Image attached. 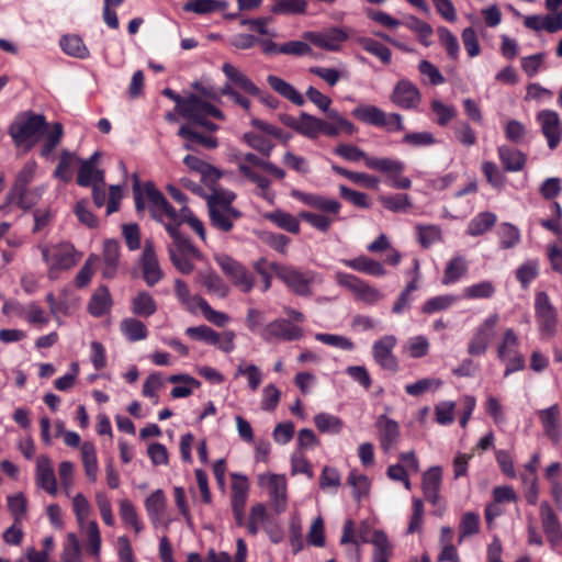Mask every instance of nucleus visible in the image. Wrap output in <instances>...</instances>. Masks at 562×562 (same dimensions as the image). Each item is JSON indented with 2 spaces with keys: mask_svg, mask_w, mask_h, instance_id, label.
<instances>
[{
  "mask_svg": "<svg viewBox=\"0 0 562 562\" xmlns=\"http://www.w3.org/2000/svg\"><path fill=\"white\" fill-rule=\"evenodd\" d=\"M291 195L305 205L319 211V213L304 211L299 215L303 221L321 233H327L333 223L340 218L341 203L336 199L303 192L296 189L291 191Z\"/></svg>",
  "mask_w": 562,
  "mask_h": 562,
  "instance_id": "f257e3e1",
  "label": "nucleus"
},
{
  "mask_svg": "<svg viewBox=\"0 0 562 562\" xmlns=\"http://www.w3.org/2000/svg\"><path fill=\"white\" fill-rule=\"evenodd\" d=\"M135 207L138 212L145 210L144 198L147 199L151 216L164 225H175L179 231V226L183 222L182 209L176 211L162 193L150 182L142 188L137 182L133 187Z\"/></svg>",
  "mask_w": 562,
  "mask_h": 562,
  "instance_id": "f03ea898",
  "label": "nucleus"
},
{
  "mask_svg": "<svg viewBox=\"0 0 562 562\" xmlns=\"http://www.w3.org/2000/svg\"><path fill=\"white\" fill-rule=\"evenodd\" d=\"M41 254L47 266V277L56 280L63 271L75 267L81 258V254L76 250L70 243H57L50 246H42Z\"/></svg>",
  "mask_w": 562,
  "mask_h": 562,
  "instance_id": "7ed1b4c3",
  "label": "nucleus"
},
{
  "mask_svg": "<svg viewBox=\"0 0 562 562\" xmlns=\"http://www.w3.org/2000/svg\"><path fill=\"white\" fill-rule=\"evenodd\" d=\"M47 123L43 115L32 112L20 114L11 124L9 134L16 146L32 148L41 138Z\"/></svg>",
  "mask_w": 562,
  "mask_h": 562,
  "instance_id": "20e7f679",
  "label": "nucleus"
},
{
  "mask_svg": "<svg viewBox=\"0 0 562 562\" xmlns=\"http://www.w3.org/2000/svg\"><path fill=\"white\" fill-rule=\"evenodd\" d=\"M172 241L168 245L170 260L179 272L189 274L193 271L192 259L200 258V251L184 237L175 225H166Z\"/></svg>",
  "mask_w": 562,
  "mask_h": 562,
  "instance_id": "39448f33",
  "label": "nucleus"
},
{
  "mask_svg": "<svg viewBox=\"0 0 562 562\" xmlns=\"http://www.w3.org/2000/svg\"><path fill=\"white\" fill-rule=\"evenodd\" d=\"M181 116L193 122L196 125H201L207 131L214 132L218 126L207 120L209 116H213L218 120H224L223 112L212 105L211 103L202 100L201 98L191 94L186 98V102L181 105L179 112Z\"/></svg>",
  "mask_w": 562,
  "mask_h": 562,
  "instance_id": "423d86ee",
  "label": "nucleus"
},
{
  "mask_svg": "<svg viewBox=\"0 0 562 562\" xmlns=\"http://www.w3.org/2000/svg\"><path fill=\"white\" fill-rule=\"evenodd\" d=\"M257 483L267 493L270 504L277 513H282L286 509L288 482L284 474L261 473L257 476Z\"/></svg>",
  "mask_w": 562,
  "mask_h": 562,
  "instance_id": "0eeeda50",
  "label": "nucleus"
},
{
  "mask_svg": "<svg viewBox=\"0 0 562 562\" xmlns=\"http://www.w3.org/2000/svg\"><path fill=\"white\" fill-rule=\"evenodd\" d=\"M535 317L539 331L544 338L550 339L555 336L558 311L543 291H539L535 295Z\"/></svg>",
  "mask_w": 562,
  "mask_h": 562,
  "instance_id": "6e6552de",
  "label": "nucleus"
},
{
  "mask_svg": "<svg viewBox=\"0 0 562 562\" xmlns=\"http://www.w3.org/2000/svg\"><path fill=\"white\" fill-rule=\"evenodd\" d=\"M367 168L385 173L387 182L392 188L409 189L412 187L411 179L402 175L405 165L398 159L387 157L369 159L367 161Z\"/></svg>",
  "mask_w": 562,
  "mask_h": 562,
  "instance_id": "1a4fd4ad",
  "label": "nucleus"
},
{
  "mask_svg": "<svg viewBox=\"0 0 562 562\" xmlns=\"http://www.w3.org/2000/svg\"><path fill=\"white\" fill-rule=\"evenodd\" d=\"M499 322L498 314L486 317L473 331L468 344V352L471 356L485 353L496 335V327Z\"/></svg>",
  "mask_w": 562,
  "mask_h": 562,
  "instance_id": "9d476101",
  "label": "nucleus"
},
{
  "mask_svg": "<svg viewBox=\"0 0 562 562\" xmlns=\"http://www.w3.org/2000/svg\"><path fill=\"white\" fill-rule=\"evenodd\" d=\"M259 334L267 342L292 341L301 339L304 336V330L284 318H278L267 324Z\"/></svg>",
  "mask_w": 562,
  "mask_h": 562,
  "instance_id": "9b49d317",
  "label": "nucleus"
},
{
  "mask_svg": "<svg viewBox=\"0 0 562 562\" xmlns=\"http://www.w3.org/2000/svg\"><path fill=\"white\" fill-rule=\"evenodd\" d=\"M215 260L222 271L240 291L249 292L252 289L254 278L244 266L225 255L216 256Z\"/></svg>",
  "mask_w": 562,
  "mask_h": 562,
  "instance_id": "f8f14e48",
  "label": "nucleus"
},
{
  "mask_svg": "<svg viewBox=\"0 0 562 562\" xmlns=\"http://www.w3.org/2000/svg\"><path fill=\"white\" fill-rule=\"evenodd\" d=\"M303 38L318 48L337 52L341 44L349 38V34L345 29L331 27L324 32H305Z\"/></svg>",
  "mask_w": 562,
  "mask_h": 562,
  "instance_id": "ddd939ff",
  "label": "nucleus"
},
{
  "mask_svg": "<svg viewBox=\"0 0 562 562\" xmlns=\"http://www.w3.org/2000/svg\"><path fill=\"white\" fill-rule=\"evenodd\" d=\"M397 339L393 335H385L372 345L374 361L385 370L395 372L398 369V361L393 353Z\"/></svg>",
  "mask_w": 562,
  "mask_h": 562,
  "instance_id": "4468645a",
  "label": "nucleus"
},
{
  "mask_svg": "<svg viewBox=\"0 0 562 562\" xmlns=\"http://www.w3.org/2000/svg\"><path fill=\"white\" fill-rule=\"evenodd\" d=\"M391 101L401 109H416L422 101V93L416 85L407 79H401L395 85Z\"/></svg>",
  "mask_w": 562,
  "mask_h": 562,
  "instance_id": "2eb2a0df",
  "label": "nucleus"
},
{
  "mask_svg": "<svg viewBox=\"0 0 562 562\" xmlns=\"http://www.w3.org/2000/svg\"><path fill=\"white\" fill-rule=\"evenodd\" d=\"M35 484L50 496H56L58 493L57 479L52 460L45 454H41L36 459Z\"/></svg>",
  "mask_w": 562,
  "mask_h": 562,
  "instance_id": "dca6fc26",
  "label": "nucleus"
},
{
  "mask_svg": "<svg viewBox=\"0 0 562 562\" xmlns=\"http://www.w3.org/2000/svg\"><path fill=\"white\" fill-rule=\"evenodd\" d=\"M537 121L549 148L554 149L562 138V123L559 114L552 110H542L538 113Z\"/></svg>",
  "mask_w": 562,
  "mask_h": 562,
  "instance_id": "f3484780",
  "label": "nucleus"
},
{
  "mask_svg": "<svg viewBox=\"0 0 562 562\" xmlns=\"http://www.w3.org/2000/svg\"><path fill=\"white\" fill-rule=\"evenodd\" d=\"M100 156L101 154L95 151L88 159L79 160L80 168L77 178L79 186L93 187L94 184H104V172L97 167Z\"/></svg>",
  "mask_w": 562,
  "mask_h": 562,
  "instance_id": "a211bd4d",
  "label": "nucleus"
},
{
  "mask_svg": "<svg viewBox=\"0 0 562 562\" xmlns=\"http://www.w3.org/2000/svg\"><path fill=\"white\" fill-rule=\"evenodd\" d=\"M249 483L246 476L233 474L232 508L238 525L244 521V509L248 495Z\"/></svg>",
  "mask_w": 562,
  "mask_h": 562,
  "instance_id": "6ab92c4d",
  "label": "nucleus"
},
{
  "mask_svg": "<svg viewBox=\"0 0 562 562\" xmlns=\"http://www.w3.org/2000/svg\"><path fill=\"white\" fill-rule=\"evenodd\" d=\"M143 277L147 285L154 286L164 277L160 269L154 246L150 241H146L142 255Z\"/></svg>",
  "mask_w": 562,
  "mask_h": 562,
  "instance_id": "aec40b11",
  "label": "nucleus"
},
{
  "mask_svg": "<svg viewBox=\"0 0 562 562\" xmlns=\"http://www.w3.org/2000/svg\"><path fill=\"white\" fill-rule=\"evenodd\" d=\"M46 184L25 188L20 191H9L5 198V204H16L20 209L30 210L36 205L46 191Z\"/></svg>",
  "mask_w": 562,
  "mask_h": 562,
  "instance_id": "412c9836",
  "label": "nucleus"
},
{
  "mask_svg": "<svg viewBox=\"0 0 562 562\" xmlns=\"http://www.w3.org/2000/svg\"><path fill=\"white\" fill-rule=\"evenodd\" d=\"M274 274L291 290L300 295L310 293V281L296 269L288 266H274Z\"/></svg>",
  "mask_w": 562,
  "mask_h": 562,
  "instance_id": "4be33fe9",
  "label": "nucleus"
},
{
  "mask_svg": "<svg viewBox=\"0 0 562 562\" xmlns=\"http://www.w3.org/2000/svg\"><path fill=\"white\" fill-rule=\"evenodd\" d=\"M375 427L378 429L381 448L385 452H389L395 446L400 437V426L397 422L385 415H381L375 422Z\"/></svg>",
  "mask_w": 562,
  "mask_h": 562,
  "instance_id": "5701e85b",
  "label": "nucleus"
},
{
  "mask_svg": "<svg viewBox=\"0 0 562 562\" xmlns=\"http://www.w3.org/2000/svg\"><path fill=\"white\" fill-rule=\"evenodd\" d=\"M340 262L352 270L373 277H384L387 273L380 261L364 255L352 259H341Z\"/></svg>",
  "mask_w": 562,
  "mask_h": 562,
  "instance_id": "b1692460",
  "label": "nucleus"
},
{
  "mask_svg": "<svg viewBox=\"0 0 562 562\" xmlns=\"http://www.w3.org/2000/svg\"><path fill=\"white\" fill-rule=\"evenodd\" d=\"M112 305V295L109 289L102 285L91 295L87 308L93 317H101L110 313Z\"/></svg>",
  "mask_w": 562,
  "mask_h": 562,
  "instance_id": "393cba45",
  "label": "nucleus"
},
{
  "mask_svg": "<svg viewBox=\"0 0 562 562\" xmlns=\"http://www.w3.org/2000/svg\"><path fill=\"white\" fill-rule=\"evenodd\" d=\"M211 224L223 232H229L234 222L240 217V212L236 209H224L223 206L209 207Z\"/></svg>",
  "mask_w": 562,
  "mask_h": 562,
  "instance_id": "a878e982",
  "label": "nucleus"
},
{
  "mask_svg": "<svg viewBox=\"0 0 562 562\" xmlns=\"http://www.w3.org/2000/svg\"><path fill=\"white\" fill-rule=\"evenodd\" d=\"M267 82L274 92L289 100L293 104L302 106L305 103L304 97L284 79L274 75H269L267 77Z\"/></svg>",
  "mask_w": 562,
  "mask_h": 562,
  "instance_id": "bb28decb",
  "label": "nucleus"
},
{
  "mask_svg": "<svg viewBox=\"0 0 562 562\" xmlns=\"http://www.w3.org/2000/svg\"><path fill=\"white\" fill-rule=\"evenodd\" d=\"M498 158L506 171L518 172L524 169L527 156L519 149L503 145L497 148Z\"/></svg>",
  "mask_w": 562,
  "mask_h": 562,
  "instance_id": "cd10ccee",
  "label": "nucleus"
},
{
  "mask_svg": "<svg viewBox=\"0 0 562 562\" xmlns=\"http://www.w3.org/2000/svg\"><path fill=\"white\" fill-rule=\"evenodd\" d=\"M559 417L560 407L557 404L539 412V418L546 435L557 442L561 438V425Z\"/></svg>",
  "mask_w": 562,
  "mask_h": 562,
  "instance_id": "c85d7f7f",
  "label": "nucleus"
},
{
  "mask_svg": "<svg viewBox=\"0 0 562 562\" xmlns=\"http://www.w3.org/2000/svg\"><path fill=\"white\" fill-rule=\"evenodd\" d=\"M120 259V245L114 239H108L103 245V266L101 273L111 279L116 274Z\"/></svg>",
  "mask_w": 562,
  "mask_h": 562,
  "instance_id": "c756f323",
  "label": "nucleus"
},
{
  "mask_svg": "<svg viewBox=\"0 0 562 562\" xmlns=\"http://www.w3.org/2000/svg\"><path fill=\"white\" fill-rule=\"evenodd\" d=\"M222 70L228 81L250 95H259L260 89L243 71L232 64L225 63Z\"/></svg>",
  "mask_w": 562,
  "mask_h": 562,
  "instance_id": "7c9ffc66",
  "label": "nucleus"
},
{
  "mask_svg": "<svg viewBox=\"0 0 562 562\" xmlns=\"http://www.w3.org/2000/svg\"><path fill=\"white\" fill-rule=\"evenodd\" d=\"M373 547L372 562H389L393 555L394 546L383 530H375L370 539Z\"/></svg>",
  "mask_w": 562,
  "mask_h": 562,
  "instance_id": "2f4dec72",
  "label": "nucleus"
},
{
  "mask_svg": "<svg viewBox=\"0 0 562 562\" xmlns=\"http://www.w3.org/2000/svg\"><path fill=\"white\" fill-rule=\"evenodd\" d=\"M441 479L442 469L440 467H432L428 469L423 475V490L425 497L432 504L438 502Z\"/></svg>",
  "mask_w": 562,
  "mask_h": 562,
  "instance_id": "473e14b6",
  "label": "nucleus"
},
{
  "mask_svg": "<svg viewBox=\"0 0 562 562\" xmlns=\"http://www.w3.org/2000/svg\"><path fill=\"white\" fill-rule=\"evenodd\" d=\"M195 279L196 282L204 286L209 293L221 299L226 297L229 292L228 285L214 271H200Z\"/></svg>",
  "mask_w": 562,
  "mask_h": 562,
  "instance_id": "72a5a7b5",
  "label": "nucleus"
},
{
  "mask_svg": "<svg viewBox=\"0 0 562 562\" xmlns=\"http://www.w3.org/2000/svg\"><path fill=\"white\" fill-rule=\"evenodd\" d=\"M80 454L88 481L95 483L98 480L99 465L94 445L90 441H85L80 446Z\"/></svg>",
  "mask_w": 562,
  "mask_h": 562,
  "instance_id": "f704fd0d",
  "label": "nucleus"
},
{
  "mask_svg": "<svg viewBox=\"0 0 562 562\" xmlns=\"http://www.w3.org/2000/svg\"><path fill=\"white\" fill-rule=\"evenodd\" d=\"M183 162L190 170L201 175L204 182H214L221 178V172L217 168L196 156L188 155L183 158Z\"/></svg>",
  "mask_w": 562,
  "mask_h": 562,
  "instance_id": "c9c22d12",
  "label": "nucleus"
},
{
  "mask_svg": "<svg viewBox=\"0 0 562 562\" xmlns=\"http://www.w3.org/2000/svg\"><path fill=\"white\" fill-rule=\"evenodd\" d=\"M168 381L173 384L181 383L171 389L170 395L173 398H186L190 396L195 389L201 386V383L189 374H173L170 375Z\"/></svg>",
  "mask_w": 562,
  "mask_h": 562,
  "instance_id": "e433bc0d",
  "label": "nucleus"
},
{
  "mask_svg": "<svg viewBox=\"0 0 562 562\" xmlns=\"http://www.w3.org/2000/svg\"><path fill=\"white\" fill-rule=\"evenodd\" d=\"M540 517L543 531L550 541H555L561 536V528L558 518L548 502L540 504Z\"/></svg>",
  "mask_w": 562,
  "mask_h": 562,
  "instance_id": "4c0bfd02",
  "label": "nucleus"
},
{
  "mask_svg": "<svg viewBox=\"0 0 562 562\" xmlns=\"http://www.w3.org/2000/svg\"><path fill=\"white\" fill-rule=\"evenodd\" d=\"M240 175L257 186V194L259 196L270 203L273 202L274 193L271 191V181L267 177L260 175L255 169H247L246 167H240Z\"/></svg>",
  "mask_w": 562,
  "mask_h": 562,
  "instance_id": "58836bf2",
  "label": "nucleus"
},
{
  "mask_svg": "<svg viewBox=\"0 0 562 562\" xmlns=\"http://www.w3.org/2000/svg\"><path fill=\"white\" fill-rule=\"evenodd\" d=\"M234 376H245L247 380V385L252 392L257 391L263 381V372L261 369L258 366L245 360H241L238 363Z\"/></svg>",
  "mask_w": 562,
  "mask_h": 562,
  "instance_id": "ea45409f",
  "label": "nucleus"
},
{
  "mask_svg": "<svg viewBox=\"0 0 562 562\" xmlns=\"http://www.w3.org/2000/svg\"><path fill=\"white\" fill-rule=\"evenodd\" d=\"M147 515L154 526H157L166 510V497L161 490L153 492L145 501Z\"/></svg>",
  "mask_w": 562,
  "mask_h": 562,
  "instance_id": "a19ab883",
  "label": "nucleus"
},
{
  "mask_svg": "<svg viewBox=\"0 0 562 562\" xmlns=\"http://www.w3.org/2000/svg\"><path fill=\"white\" fill-rule=\"evenodd\" d=\"M120 330L131 342L145 340L148 336L146 325L137 318L127 317L121 321Z\"/></svg>",
  "mask_w": 562,
  "mask_h": 562,
  "instance_id": "79ce46f5",
  "label": "nucleus"
},
{
  "mask_svg": "<svg viewBox=\"0 0 562 562\" xmlns=\"http://www.w3.org/2000/svg\"><path fill=\"white\" fill-rule=\"evenodd\" d=\"M178 135L188 142L184 144V148L188 150L193 148L191 143H198L209 149H213L218 146V142L215 137L205 136L195 132L190 124L182 125L178 131Z\"/></svg>",
  "mask_w": 562,
  "mask_h": 562,
  "instance_id": "37998d69",
  "label": "nucleus"
},
{
  "mask_svg": "<svg viewBox=\"0 0 562 562\" xmlns=\"http://www.w3.org/2000/svg\"><path fill=\"white\" fill-rule=\"evenodd\" d=\"M498 246L503 250L515 248L521 239L520 231L512 223H501L497 227Z\"/></svg>",
  "mask_w": 562,
  "mask_h": 562,
  "instance_id": "c03bdc74",
  "label": "nucleus"
},
{
  "mask_svg": "<svg viewBox=\"0 0 562 562\" xmlns=\"http://www.w3.org/2000/svg\"><path fill=\"white\" fill-rule=\"evenodd\" d=\"M384 113L385 112L380 108L371 104H359L351 112V114L360 122L379 127L381 124L385 123Z\"/></svg>",
  "mask_w": 562,
  "mask_h": 562,
  "instance_id": "a18cd8bd",
  "label": "nucleus"
},
{
  "mask_svg": "<svg viewBox=\"0 0 562 562\" xmlns=\"http://www.w3.org/2000/svg\"><path fill=\"white\" fill-rule=\"evenodd\" d=\"M468 270L469 265L464 257H453L447 263L442 278V283L448 285L457 282L468 273Z\"/></svg>",
  "mask_w": 562,
  "mask_h": 562,
  "instance_id": "49530a36",
  "label": "nucleus"
},
{
  "mask_svg": "<svg viewBox=\"0 0 562 562\" xmlns=\"http://www.w3.org/2000/svg\"><path fill=\"white\" fill-rule=\"evenodd\" d=\"M131 311L137 316L149 317L156 313L157 305L149 293L142 291L132 299Z\"/></svg>",
  "mask_w": 562,
  "mask_h": 562,
  "instance_id": "de8ad7c7",
  "label": "nucleus"
},
{
  "mask_svg": "<svg viewBox=\"0 0 562 562\" xmlns=\"http://www.w3.org/2000/svg\"><path fill=\"white\" fill-rule=\"evenodd\" d=\"M496 220L497 217L494 213L481 212L469 222L467 234L470 236L483 235L495 225Z\"/></svg>",
  "mask_w": 562,
  "mask_h": 562,
  "instance_id": "09e8293b",
  "label": "nucleus"
},
{
  "mask_svg": "<svg viewBox=\"0 0 562 562\" xmlns=\"http://www.w3.org/2000/svg\"><path fill=\"white\" fill-rule=\"evenodd\" d=\"M265 218L269 220L274 225H277L279 228H282L289 233H292V234L300 233L299 220L285 211L276 210L273 212H269V213L265 214Z\"/></svg>",
  "mask_w": 562,
  "mask_h": 562,
  "instance_id": "8fccbe9b",
  "label": "nucleus"
},
{
  "mask_svg": "<svg viewBox=\"0 0 562 562\" xmlns=\"http://www.w3.org/2000/svg\"><path fill=\"white\" fill-rule=\"evenodd\" d=\"M175 294L180 304L190 313H194L200 305V302L203 301L202 296L192 295L189 286L181 279L175 280Z\"/></svg>",
  "mask_w": 562,
  "mask_h": 562,
  "instance_id": "3c124183",
  "label": "nucleus"
},
{
  "mask_svg": "<svg viewBox=\"0 0 562 562\" xmlns=\"http://www.w3.org/2000/svg\"><path fill=\"white\" fill-rule=\"evenodd\" d=\"M60 47L69 56L85 59L89 57V49L78 35H65L60 38Z\"/></svg>",
  "mask_w": 562,
  "mask_h": 562,
  "instance_id": "603ef678",
  "label": "nucleus"
},
{
  "mask_svg": "<svg viewBox=\"0 0 562 562\" xmlns=\"http://www.w3.org/2000/svg\"><path fill=\"white\" fill-rule=\"evenodd\" d=\"M316 428L324 434L338 435L344 427V422L331 414L319 413L314 416Z\"/></svg>",
  "mask_w": 562,
  "mask_h": 562,
  "instance_id": "864d4df0",
  "label": "nucleus"
},
{
  "mask_svg": "<svg viewBox=\"0 0 562 562\" xmlns=\"http://www.w3.org/2000/svg\"><path fill=\"white\" fill-rule=\"evenodd\" d=\"M430 348L429 340L423 336H413L403 345V352L409 358L419 359L428 355Z\"/></svg>",
  "mask_w": 562,
  "mask_h": 562,
  "instance_id": "5fc2aeb1",
  "label": "nucleus"
},
{
  "mask_svg": "<svg viewBox=\"0 0 562 562\" xmlns=\"http://www.w3.org/2000/svg\"><path fill=\"white\" fill-rule=\"evenodd\" d=\"M227 8L226 1L221 0H189L183 10L187 12H194L196 14H206Z\"/></svg>",
  "mask_w": 562,
  "mask_h": 562,
  "instance_id": "6e6d98bb",
  "label": "nucleus"
},
{
  "mask_svg": "<svg viewBox=\"0 0 562 562\" xmlns=\"http://www.w3.org/2000/svg\"><path fill=\"white\" fill-rule=\"evenodd\" d=\"M403 24L408 30L416 33V35L418 36V40L420 41V43L423 45H425V46L430 45V43L428 42V38L431 37L434 31H432V27L428 23L422 21L420 19L416 18L415 15H407L404 19Z\"/></svg>",
  "mask_w": 562,
  "mask_h": 562,
  "instance_id": "4d7b16f0",
  "label": "nucleus"
},
{
  "mask_svg": "<svg viewBox=\"0 0 562 562\" xmlns=\"http://www.w3.org/2000/svg\"><path fill=\"white\" fill-rule=\"evenodd\" d=\"M495 293V285L492 281L484 280L471 285H468L462 291L464 299L477 300V299H490Z\"/></svg>",
  "mask_w": 562,
  "mask_h": 562,
  "instance_id": "13d9d810",
  "label": "nucleus"
},
{
  "mask_svg": "<svg viewBox=\"0 0 562 562\" xmlns=\"http://www.w3.org/2000/svg\"><path fill=\"white\" fill-rule=\"evenodd\" d=\"M306 9V0H272L271 7L276 14H303Z\"/></svg>",
  "mask_w": 562,
  "mask_h": 562,
  "instance_id": "bf43d9fd",
  "label": "nucleus"
},
{
  "mask_svg": "<svg viewBox=\"0 0 562 562\" xmlns=\"http://www.w3.org/2000/svg\"><path fill=\"white\" fill-rule=\"evenodd\" d=\"M358 43L366 52L378 57L383 64H389L391 61L392 53L382 43L364 36L359 37Z\"/></svg>",
  "mask_w": 562,
  "mask_h": 562,
  "instance_id": "052dcab7",
  "label": "nucleus"
},
{
  "mask_svg": "<svg viewBox=\"0 0 562 562\" xmlns=\"http://www.w3.org/2000/svg\"><path fill=\"white\" fill-rule=\"evenodd\" d=\"M430 108L436 115V123L440 126H446L457 115V109L453 105L446 104L439 99H434Z\"/></svg>",
  "mask_w": 562,
  "mask_h": 562,
  "instance_id": "680f3d73",
  "label": "nucleus"
},
{
  "mask_svg": "<svg viewBox=\"0 0 562 562\" xmlns=\"http://www.w3.org/2000/svg\"><path fill=\"white\" fill-rule=\"evenodd\" d=\"M37 164L34 160L27 161L18 172L14 183L10 191H20L22 189L29 188V186L35 178Z\"/></svg>",
  "mask_w": 562,
  "mask_h": 562,
  "instance_id": "e2e57ef3",
  "label": "nucleus"
},
{
  "mask_svg": "<svg viewBox=\"0 0 562 562\" xmlns=\"http://www.w3.org/2000/svg\"><path fill=\"white\" fill-rule=\"evenodd\" d=\"M480 531V516L474 512L463 514L459 525V541Z\"/></svg>",
  "mask_w": 562,
  "mask_h": 562,
  "instance_id": "0e129e2a",
  "label": "nucleus"
},
{
  "mask_svg": "<svg viewBox=\"0 0 562 562\" xmlns=\"http://www.w3.org/2000/svg\"><path fill=\"white\" fill-rule=\"evenodd\" d=\"M319 124L321 119L302 112L300 114V124L296 133L307 138L315 139L319 136Z\"/></svg>",
  "mask_w": 562,
  "mask_h": 562,
  "instance_id": "69168bd1",
  "label": "nucleus"
},
{
  "mask_svg": "<svg viewBox=\"0 0 562 562\" xmlns=\"http://www.w3.org/2000/svg\"><path fill=\"white\" fill-rule=\"evenodd\" d=\"M379 201L384 209L392 212H404L412 207V202L407 194L381 195Z\"/></svg>",
  "mask_w": 562,
  "mask_h": 562,
  "instance_id": "338daca9",
  "label": "nucleus"
},
{
  "mask_svg": "<svg viewBox=\"0 0 562 562\" xmlns=\"http://www.w3.org/2000/svg\"><path fill=\"white\" fill-rule=\"evenodd\" d=\"M120 516L123 522L127 527L133 528L135 532H139L142 530L136 508L131 501L126 498L120 501Z\"/></svg>",
  "mask_w": 562,
  "mask_h": 562,
  "instance_id": "774afa93",
  "label": "nucleus"
}]
</instances>
